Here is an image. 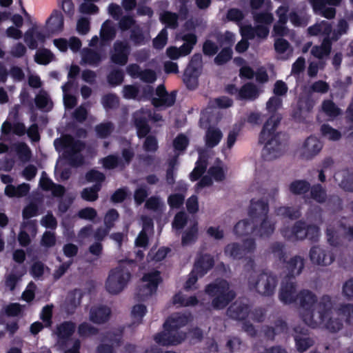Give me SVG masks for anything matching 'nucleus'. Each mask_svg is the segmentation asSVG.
Masks as SVG:
<instances>
[{
	"label": "nucleus",
	"instance_id": "f257e3e1",
	"mask_svg": "<svg viewBox=\"0 0 353 353\" xmlns=\"http://www.w3.org/2000/svg\"><path fill=\"white\" fill-rule=\"evenodd\" d=\"M282 99L276 96L271 97L266 103V109L270 117L264 123L259 137V142L264 144L262 157L265 161H272L279 157L285 145V134L276 132L282 119L277 110L282 106Z\"/></svg>",
	"mask_w": 353,
	"mask_h": 353
},
{
	"label": "nucleus",
	"instance_id": "f03ea898",
	"mask_svg": "<svg viewBox=\"0 0 353 353\" xmlns=\"http://www.w3.org/2000/svg\"><path fill=\"white\" fill-rule=\"evenodd\" d=\"M187 323L188 317L185 314H172L163 323L164 332L157 334L154 341L163 346L180 344L185 339L186 334L179 330Z\"/></svg>",
	"mask_w": 353,
	"mask_h": 353
},
{
	"label": "nucleus",
	"instance_id": "7ed1b4c3",
	"mask_svg": "<svg viewBox=\"0 0 353 353\" xmlns=\"http://www.w3.org/2000/svg\"><path fill=\"white\" fill-rule=\"evenodd\" d=\"M205 293L212 297L211 305L213 309H224L236 297V292L230 289L229 283L225 279H216L205 288Z\"/></svg>",
	"mask_w": 353,
	"mask_h": 353
},
{
	"label": "nucleus",
	"instance_id": "20e7f679",
	"mask_svg": "<svg viewBox=\"0 0 353 353\" xmlns=\"http://www.w3.org/2000/svg\"><path fill=\"white\" fill-rule=\"evenodd\" d=\"M54 145L56 150L59 147L65 149L64 157L71 165L78 167L83 163V157L79 154L85 147L83 141L75 140L72 136L66 134L61 139H56Z\"/></svg>",
	"mask_w": 353,
	"mask_h": 353
},
{
	"label": "nucleus",
	"instance_id": "39448f33",
	"mask_svg": "<svg viewBox=\"0 0 353 353\" xmlns=\"http://www.w3.org/2000/svg\"><path fill=\"white\" fill-rule=\"evenodd\" d=\"M318 323L323 324L327 330L331 332H336L343 327V322L341 319H333L330 316L332 312V303L330 297L324 295L317 305Z\"/></svg>",
	"mask_w": 353,
	"mask_h": 353
},
{
	"label": "nucleus",
	"instance_id": "423d86ee",
	"mask_svg": "<svg viewBox=\"0 0 353 353\" xmlns=\"http://www.w3.org/2000/svg\"><path fill=\"white\" fill-rule=\"evenodd\" d=\"M130 278L131 272L128 268L119 264L110 271L105 289L110 294H117L126 287Z\"/></svg>",
	"mask_w": 353,
	"mask_h": 353
},
{
	"label": "nucleus",
	"instance_id": "0eeeda50",
	"mask_svg": "<svg viewBox=\"0 0 353 353\" xmlns=\"http://www.w3.org/2000/svg\"><path fill=\"white\" fill-rule=\"evenodd\" d=\"M297 299L300 306L305 310L301 314L303 321L310 327L314 328L317 325V321L314 318L317 316V308L314 305L317 302L316 296L309 290H302L297 294ZM318 304L316 305L317 307Z\"/></svg>",
	"mask_w": 353,
	"mask_h": 353
},
{
	"label": "nucleus",
	"instance_id": "6e6552de",
	"mask_svg": "<svg viewBox=\"0 0 353 353\" xmlns=\"http://www.w3.org/2000/svg\"><path fill=\"white\" fill-rule=\"evenodd\" d=\"M141 281L143 284L137 288L136 297L139 301H145L157 292L159 285L162 282L161 272L152 270L145 273Z\"/></svg>",
	"mask_w": 353,
	"mask_h": 353
},
{
	"label": "nucleus",
	"instance_id": "1a4fd4ad",
	"mask_svg": "<svg viewBox=\"0 0 353 353\" xmlns=\"http://www.w3.org/2000/svg\"><path fill=\"white\" fill-rule=\"evenodd\" d=\"M202 66L201 54L199 53L194 54L183 75V81L188 90H194L198 87Z\"/></svg>",
	"mask_w": 353,
	"mask_h": 353
},
{
	"label": "nucleus",
	"instance_id": "9d476101",
	"mask_svg": "<svg viewBox=\"0 0 353 353\" xmlns=\"http://www.w3.org/2000/svg\"><path fill=\"white\" fill-rule=\"evenodd\" d=\"M248 283L250 288H254L259 294L264 296H270L274 293L278 278L272 273L263 272L258 276L255 283H252L250 279Z\"/></svg>",
	"mask_w": 353,
	"mask_h": 353
},
{
	"label": "nucleus",
	"instance_id": "9b49d317",
	"mask_svg": "<svg viewBox=\"0 0 353 353\" xmlns=\"http://www.w3.org/2000/svg\"><path fill=\"white\" fill-rule=\"evenodd\" d=\"M256 248L255 241L252 239H247L243 241V245L239 243H232L228 244L224 249L226 256L233 259L240 260L247 254L254 252Z\"/></svg>",
	"mask_w": 353,
	"mask_h": 353
},
{
	"label": "nucleus",
	"instance_id": "f8f14e48",
	"mask_svg": "<svg viewBox=\"0 0 353 353\" xmlns=\"http://www.w3.org/2000/svg\"><path fill=\"white\" fill-rule=\"evenodd\" d=\"M151 112L143 110H137L133 113L132 121L137 130V135L139 139L145 138L151 131L149 121Z\"/></svg>",
	"mask_w": 353,
	"mask_h": 353
},
{
	"label": "nucleus",
	"instance_id": "ddd939ff",
	"mask_svg": "<svg viewBox=\"0 0 353 353\" xmlns=\"http://www.w3.org/2000/svg\"><path fill=\"white\" fill-rule=\"evenodd\" d=\"M293 330L292 336L299 352L303 353L314 345V341L309 336V330L307 327L297 325L293 328Z\"/></svg>",
	"mask_w": 353,
	"mask_h": 353
},
{
	"label": "nucleus",
	"instance_id": "4468645a",
	"mask_svg": "<svg viewBox=\"0 0 353 353\" xmlns=\"http://www.w3.org/2000/svg\"><path fill=\"white\" fill-rule=\"evenodd\" d=\"M130 52V47L126 42L117 41L113 46L110 60L116 65H125L128 63Z\"/></svg>",
	"mask_w": 353,
	"mask_h": 353
},
{
	"label": "nucleus",
	"instance_id": "2eb2a0df",
	"mask_svg": "<svg viewBox=\"0 0 353 353\" xmlns=\"http://www.w3.org/2000/svg\"><path fill=\"white\" fill-rule=\"evenodd\" d=\"M310 259L313 263L326 266L334 261V256L330 250L314 245L310 250Z\"/></svg>",
	"mask_w": 353,
	"mask_h": 353
},
{
	"label": "nucleus",
	"instance_id": "dca6fc26",
	"mask_svg": "<svg viewBox=\"0 0 353 353\" xmlns=\"http://www.w3.org/2000/svg\"><path fill=\"white\" fill-rule=\"evenodd\" d=\"M250 313V306L248 303L236 301L227 309V316L236 321H245Z\"/></svg>",
	"mask_w": 353,
	"mask_h": 353
},
{
	"label": "nucleus",
	"instance_id": "f3484780",
	"mask_svg": "<svg viewBox=\"0 0 353 353\" xmlns=\"http://www.w3.org/2000/svg\"><path fill=\"white\" fill-rule=\"evenodd\" d=\"M269 204L263 199L255 201L252 199L248 210V216L254 222H257L259 219L268 216Z\"/></svg>",
	"mask_w": 353,
	"mask_h": 353
},
{
	"label": "nucleus",
	"instance_id": "a211bd4d",
	"mask_svg": "<svg viewBox=\"0 0 353 353\" xmlns=\"http://www.w3.org/2000/svg\"><path fill=\"white\" fill-rule=\"evenodd\" d=\"M296 285L295 282H283L279 294V300L285 305L294 303L297 300Z\"/></svg>",
	"mask_w": 353,
	"mask_h": 353
},
{
	"label": "nucleus",
	"instance_id": "6ab92c4d",
	"mask_svg": "<svg viewBox=\"0 0 353 353\" xmlns=\"http://www.w3.org/2000/svg\"><path fill=\"white\" fill-rule=\"evenodd\" d=\"M76 324L72 321H63L57 327L56 334L58 337V343L60 346H65L68 341L75 332Z\"/></svg>",
	"mask_w": 353,
	"mask_h": 353
},
{
	"label": "nucleus",
	"instance_id": "aec40b11",
	"mask_svg": "<svg viewBox=\"0 0 353 353\" xmlns=\"http://www.w3.org/2000/svg\"><path fill=\"white\" fill-rule=\"evenodd\" d=\"M322 148V143L316 137L310 136L303 143L302 156L307 159H311L321 150Z\"/></svg>",
	"mask_w": 353,
	"mask_h": 353
},
{
	"label": "nucleus",
	"instance_id": "412c9836",
	"mask_svg": "<svg viewBox=\"0 0 353 353\" xmlns=\"http://www.w3.org/2000/svg\"><path fill=\"white\" fill-rule=\"evenodd\" d=\"M48 32L58 34L63 30L64 18L61 11L54 10L46 22Z\"/></svg>",
	"mask_w": 353,
	"mask_h": 353
},
{
	"label": "nucleus",
	"instance_id": "4be33fe9",
	"mask_svg": "<svg viewBox=\"0 0 353 353\" xmlns=\"http://www.w3.org/2000/svg\"><path fill=\"white\" fill-rule=\"evenodd\" d=\"M261 223L259 226L254 224V234L261 238H269L274 232L275 223L272 222L268 216L259 219Z\"/></svg>",
	"mask_w": 353,
	"mask_h": 353
},
{
	"label": "nucleus",
	"instance_id": "5701e85b",
	"mask_svg": "<svg viewBox=\"0 0 353 353\" xmlns=\"http://www.w3.org/2000/svg\"><path fill=\"white\" fill-rule=\"evenodd\" d=\"M214 265L213 257L208 254L200 256L195 261L193 270L200 276H203Z\"/></svg>",
	"mask_w": 353,
	"mask_h": 353
},
{
	"label": "nucleus",
	"instance_id": "b1692460",
	"mask_svg": "<svg viewBox=\"0 0 353 353\" xmlns=\"http://www.w3.org/2000/svg\"><path fill=\"white\" fill-rule=\"evenodd\" d=\"M110 309L105 305L94 306L90 309V320L96 324L106 323L110 316Z\"/></svg>",
	"mask_w": 353,
	"mask_h": 353
},
{
	"label": "nucleus",
	"instance_id": "393cba45",
	"mask_svg": "<svg viewBox=\"0 0 353 353\" xmlns=\"http://www.w3.org/2000/svg\"><path fill=\"white\" fill-rule=\"evenodd\" d=\"M285 268L288 271L289 278H294L299 275L304 268V259L300 256H294L289 261L284 262Z\"/></svg>",
	"mask_w": 353,
	"mask_h": 353
},
{
	"label": "nucleus",
	"instance_id": "a878e982",
	"mask_svg": "<svg viewBox=\"0 0 353 353\" xmlns=\"http://www.w3.org/2000/svg\"><path fill=\"white\" fill-rule=\"evenodd\" d=\"M46 36L42 32L37 31L34 28L28 30L24 35L25 42L28 47L32 49H36L38 47L37 41L43 43L46 41Z\"/></svg>",
	"mask_w": 353,
	"mask_h": 353
},
{
	"label": "nucleus",
	"instance_id": "bb28decb",
	"mask_svg": "<svg viewBox=\"0 0 353 353\" xmlns=\"http://www.w3.org/2000/svg\"><path fill=\"white\" fill-rule=\"evenodd\" d=\"M259 96L258 89L252 83H246L241 86L236 97L237 100L254 101Z\"/></svg>",
	"mask_w": 353,
	"mask_h": 353
},
{
	"label": "nucleus",
	"instance_id": "cd10ccee",
	"mask_svg": "<svg viewBox=\"0 0 353 353\" xmlns=\"http://www.w3.org/2000/svg\"><path fill=\"white\" fill-rule=\"evenodd\" d=\"M254 221L250 219H243L236 223L234 227V233L237 236H248L254 233Z\"/></svg>",
	"mask_w": 353,
	"mask_h": 353
},
{
	"label": "nucleus",
	"instance_id": "c85d7f7f",
	"mask_svg": "<svg viewBox=\"0 0 353 353\" xmlns=\"http://www.w3.org/2000/svg\"><path fill=\"white\" fill-rule=\"evenodd\" d=\"M321 111L333 120L342 114V111L331 99H325L321 103Z\"/></svg>",
	"mask_w": 353,
	"mask_h": 353
},
{
	"label": "nucleus",
	"instance_id": "c756f323",
	"mask_svg": "<svg viewBox=\"0 0 353 353\" xmlns=\"http://www.w3.org/2000/svg\"><path fill=\"white\" fill-rule=\"evenodd\" d=\"M332 47L328 38H324L320 46H314L311 50V54L316 58L321 59L330 55Z\"/></svg>",
	"mask_w": 353,
	"mask_h": 353
},
{
	"label": "nucleus",
	"instance_id": "7c9ffc66",
	"mask_svg": "<svg viewBox=\"0 0 353 353\" xmlns=\"http://www.w3.org/2000/svg\"><path fill=\"white\" fill-rule=\"evenodd\" d=\"M208 165V159L206 157L199 155L196 162L195 167L190 174V179L192 181L199 179L202 174L205 172Z\"/></svg>",
	"mask_w": 353,
	"mask_h": 353
},
{
	"label": "nucleus",
	"instance_id": "2f4dec72",
	"mask_svg": "<svg viewBox=\"0 0 353 353\" xmlns=\"http://www.w3.org/2000/svg\"><path fill=\"white\" fill-rule=\"evenodd\" d=\"M160 21L165 26L164 28L175 30L179 26V16L176 13L170 11H165L161 14Z\"/></svg>",
	"mask_w": 353,
	"mask_h": 353
},
{
	"label": "nucleus",
	"instance_id": "473e14b6",
	"mask_svg": "<svg viewBox=\"0 0 353 353\" xmlns=\"http://www.w3.org/2000/svg\"><path fill=\"white\" fill-rule=\"evenodd\" d=\"M310 197L318 203H324L327 200V191L321 184L310 185Z\"/></svg>",
	"mask_w": 353,
	"mask_h": 353
},
{
	"label": "nucleus",
	"instance_id": "72a5a7b5",
	"mask_svg": "<svg viewBox=\"0 0 353 353\" xmlns=\"http://www.w3.org/2000/svg\"><path fill=\"white\" fill-rule=\"evenodd\" d=\"M176 90H173L170 93L167 92L161 98H153L152 104L156 108L161 106L171 107L176 101Z\"/></svg>",
	"mask_w": 353,
	"mask_h": 353
},
{
	"label": "nucleus",
	"instance_id": "f704fd0d",
	"mask_svg": "<svg viewBox=\"0 0 353 353\" xmlns=\"http://www.w3.org/2000/svg\"><path fill=\"white\" fill-rule=\"evenodd\" d=\"M276 212L277 215L291 220H296L301 216L300 210L293 206H281L276 209Z\"/></svg>",
	"mask_w": 353,
	"mask_h": 353
},
{
	"label": "nucleus",
	"instance_id": "c9c22d12",
	"mask_svg": "<svg viewBox=\"0 0 353 353\" xmlns=\"http://www.w3.org/2000/svg\"><path fill=\"white\" fill-rule=\"evenodd\" d=\"M223 137L221 131L218 128H210L206 131L205 144L208 148H214L217 145Z\"/></svg>",
	"mask_w": 353,
	"mask_h": 353
},
{
	"label": "nucleus",
	"instance_id": "e433bc0d",
	"mask_svg": "<svg viewBox=\"0 0 353 353\" xmlns=\"http://www.w3.org/2000/svg\"><path fill=\"white\" fill-rule=\"evenodd\" d=\"M102 185L94 184L91 187L85 188L81 192V197L86 201L93 202L98 199L99 192L101 190Z\"/></svg>",
	"mask_w": 353,
	"mask_h": 353
},
{
	"label": "nucleus",
	"instance_id": "4c0bfd02",
	"mask_svg": "<svg viewBox=\"0 0 353 353\" xmlns=\"http://www.w3.org/2000/svg\"><path fill=\"white\" fill-rule=\"evenodd\" d=\"M310 188V183L306 180H294L289 185L290 192L294 195L307 193Z\"/></svg>",
	"mask_w": 353,
	"mask_h": 353
},
{
	"label": "nucleus",
	"instance_id": "58836bf2",
	"mask_svg": "<svg viewBox=\"0 0 353 353\" xmlns=\"http://www.w3.org/2000/svg\"><path fill=\"white\" fill-rule=\"evenodd\" d=\"M100 36L103 41H109L115 37L116 30L112 26L110 20H106L102 24Z\"/></svg>",
	"mask_w": 353,
	"mask_h": 353
},
{
	"label": "nucleus",
	"instance_id": "ea45409f",
	"mask_svg": "<svg viewBox=\"0 0 353 353\" xmlns=\"http://www.w3.org/2000/svg\"><path fill=\"white\" fill-rule=\"evenodd\" d=\"M103 166L107 170H113L116 168H124V163L123 160L117 155L110 154L103 159Z\"/></svg>",
	"mask_w": 353,
	"mask_h": 353
},
{
	"label": "nucleus",
	"instance_id": "a19ab883",
	"mask_svg": "<svg viewBox=\"0 0 353 353\" xmlns=\"http://www.w3.org/2000/svg\"><path fill=\"white\" fill-rule=\"evenodd\" d=\"M197 224L194 223L183 233L181 237V244L185 246L194 243L197 239Z\"/></svg>",
	"mask_w": 353,
	"mask_h": 353
},
{
	"label": "nucleus",
	"instance_id": "79ce46f5",
	"mask_svg": "<svg viewBox=\"0 0 353 353\" xmlns=\"http://www.w3.org/2000/svg\"><path fill=\"white\" fill-rule=\"evenodd\" d=\"M82 59L88 65H97L101 61L102 57L100 52L92 49H87L83 54Z\"/></svg>",
	"mask_w": 353,
	"mask_h": 353
},
{
	"label": "nucleus",
	"instance_id": "37998d69",
	"mask_svg": "<svg viewBox=\"0 0 353 353\" xmlns=\"http://www.w3.org/2000/svg\"><path fill=\"white\" fill-rule=\"evenodd\" d=\"M307 225L305 222L302 220L297 221L292 227L291 234L294 236V239L303 240L306 237Z\"/></svg>",
	"mask_w": 353,
	"mask_h": 353
},
{
	"label": "nucleus",
	"instance_id": "c03bdc74",
	"mask_svg": "<svg viewBox=\"0 0 353 353\" xmlns=\"http://www.w3.org/2000/svg\"><path fill=\"white\" fill-rule=\"evenodd\" d=\"M321 133L323 137L330 141H338L341 137L340 131L333 128L329 124L324 123L321 126Z\"/></svg>",
	"mask_w": 353,
	"mask_h": 353
},
{
	"label": "nucleus",
	"instance_id": "a18cd8bd",
	"mask_svg": "<svg viewBox=\"0 0 353 353\" xmlns=\"http://www.w3.org/2000/svg\"><path fill=\"white\" fill-rule=\"evenodd\" d=\"M53 58L54 54L50 50L43 48L37 52L34 57V61L40 65H48L52 61Z\"/></svg>",
	"mask_w": 353,
	"mask_h": 353
},
{
	"label": "nucleus",
	"instance_id": "49530a36",
	"mask_svg": "<svg viewBox=\"0 0 353 353\" xmlns=\"http://www.w3.org/2000/svg\"><path fill=\"white\" fill-rule=\"evenodd\" d=\"M232 48L225 47L215 57L214 63L217 65H223L232 59Z\"/></svg>",
	"mask_w": 353,
	"mask_h": 353
},
{
	"label": "nucleus",
	"instance_id": "de8ad7c7",
	"mask_svg": "<svg viewBox=\"0 0 353 353\" xmlns=\"http://www.w3.org/2000/svg\"><path fill=\"white\" fill-rule=\"evenodd\" d=\"M124 79V73L121 69H114L111 70L107 76L108 83L115 87L122 83Z\"/></svg>",
	"mask_w": 353,
	"mask_h": 353
},
{
	"label": "nucleus",
	"instance_id": "09e8293b",
	"mask_svg": "<svg viewBox=\"0 0 353 353\" xmlns=\"http://www.w3.org/2000/svg\"><path fill=\"white\" fill-rule=\"evenodd\" d=\"M114 130V125L112 122L101 123L95 127V131L99 138H107Z\"/></svg>",
	"mask_w": 353,
	"mask_h": 353
},
{
	"label": "nucleus",
	"instance_id": "8fccbe9b",
	"mask_svg": "<svg viewBox=\"0 0 353 353\" xmlns=\"http://www.w3.org/2000/svg\"><path fill=\"white\" fill-rule=\"evenodd\" d=\"M119 98L112 93L103 95L101 98V103L105 110H112L119 105Z\"/></svg>",
	"mask_w": 353,
	"mask_h": 353
},
{
	"label": "nucleus",
	"instance_id": "3c124183",
	"mask_svg": "<svg viewBox=\"0 0 353 353\" xmlns=\"http://www.w3.org/2000/svg\"><path fill=\"white\" fill-rule=\"evenodd\" d=\"M284 244L281 242H274L270 245L271 252L281 263L285 262L286 253L284 251Z\"/></svg>",
	"mask_w": 353,
	"mask_h": 353
},
{
	"label": "nucleus",
	"instance_id": "603ef678",
	"mask_svg": "<svg viewBox=\"0 0 353 353\" xmlns=\"http://www.w3.org/2000/svg\"><path fill=\"white\" fill-rule=\"evenodd\" d=\"M122 330L108 331L105 333L103 340L110 342L112 346L113 345L119 346L122 341Z\"/></svg>",
	"mask_w": 353,
	"mask_h": 353
},
{
	"label": "nucleus",
	"instance_id": "864d4df0",
	"mask_svg": "<svg viewBox=\"0 0 353 353\" xmlns=\"http://www.w3.org/2000/svg\"><path fill=\"white\" fill-rule=\"evenodd\" d=\"M85 178L88 182H94V184L99 183L102 185V183L105 179V176L103 172L92 169L86 172Z\"/></svg>",
	"mask_w": 353,
	"mask_h": 353
},
{
	"label": "nucleus",
	"instance_id": "5fc2aeb1",
	"mask_svg": "<svg viewBox=\"0 0 353 353\" xmlns=\"http://www.w3.org/2000/svg\"><path fill=\"white\" fill-rule=\"evenodd\" d=\"M78 333L81 337L94 336L99 333V329L88 323L83 322L79 325Z\"/></svg>",
	"mask_w": 353,
	"mask_h": 353
},
{
	"label": "nucleus",
	"instance_id": "6e6d98bb",
	"mask_svg": "<svg viewBox=\"0 0 353 353\" xmlns=\"http://www.w3.org/2000/svg\"><path fill=\"white\" fill-rule=\"evenodd\" d=\"M233 105V101L228 97H220L213 100L210 101V108H230Z\"/></svg>",
	"mask_w": 353,
	"mask_h": 353
},
{
	"label": "nucleus",
	"instance_id": "4d7b16f0",
	"mask_svg": "<svg viewBox=\"0 0 353 353\" xmlns=\"http://www.w3.org/2000/svg\"><path fill=\"white\" fill-rule=\"evenodd\" d=\"M130 39L135 46H141L145 43V36L139 26H137L131 30Z\"/></svg>",
	"mask_w": 353,
	"mask_h": 353
},
{
	"label": "nucleus",
	"instance_id": "13d9d810",
	"mask_svg": "<svg viewBox=\"0 0 353 353\" xmlns=\"http://www.w3.org/2000/svg\"><path fill=\"white\" fill-rule=\"evenodd\" d=\"M168 42V31L163 28L158 35L153 39V47L157 50L163 49Z\"/></svg>",
	"mask_w": 353,
	"mask_h": 353
},
{
	"label": "nucleus",
	"instance_id": "bf43d9fd",
	"mask_svg": "<svg viewBox=\"0 0 353 353\" xmlns=\"http://www.w3.org/2000/svg\"><path fill=\"white\" fill-rule=\"evenodd\" d=\"M52 305H45L41 312L40 319L45 323L46 327H50L52 324Z\"/></svg>",
	"mask_w": 353,
	"mask_h": 353
},
{
	"label": "nucleus",
	"instance_id": "052dcab7",
	"mask_svg": "<svg viewBox=\"0 0 353 353\" xmlns=\"http://www.w3.org/2000/svg\"><path fill=\"white\" fill-rule=\"evenodd\" d=\"M39 214V206L36 203L30 202L22 210V217L24 220L30 219Z\"/></svg>",
	"mask_w": 353,
	"mask_h": 353
},
{
	"label": "nucleus",
	"instance_id": "680f3d73",
	"mask_svg": "<svg viewBox=\"0 0 353 353\" xmlns=\"http://www.w3.org/2000/svg\"><path fill=\"white\" fill-rule=\"evenodd\" d=\"M185 201V196L182 194L175 193L170 194L168 198V203L172 209L180 208Z\"/></svg>",
	"mask_w": 353,
	"mask_h": 353
},
{
	"label": "nucleus",
	"instance_id": "e2e57ef3",
	"mask_svg": "<svg viewBox=\"0 0 353 353\" xmlns=\"http://www.w3.org/2000/svg\"><path fill=\"white\" fill-rule=\"evenodd\" d=\"M254 21L259 25H270L273 20V15L268 12H261L254 14Z\"/></svg>",
	"mask_w": 353,
	"mask_h": 353
},
{
	"label": "nucleus",
	"instance_id": "0e129e2a",
	"mask_svg": "<svg viewBox=\"0 0 353 353\" xmlns=\"http://www.w3.org/2000/svg\"><path fill=\"white\" fill-rule=\"evenodd\" d=\"M119 214L116 209H110L104 216V224L108 230H110L114 225V222L119 219Z\"/></svg>",
	"mask_w": 353,
	"mask_h": 353
},
{
	"label": "nucleus",
	"instance_id": "69168bd1",
	"mask_svg": "<svg viewBox=\"0 0 353 353\" xmlns=\"http://www.w3.org/2000/svg\"><path fill=\"white\" fill-rule=\"evenodd\" d=\"M16 152L21 161L23 162L30 161L32 153L30 148L26 143L19 144L16 148Z\"/></svg>",
	"mask_w": 353,
	"mask_h": 353
},
{
	"label": "nucleus",
	"instance_id": "338daca9",
	"mask_svg": "<svg viewBox=\"0 0 353 353\" xmlns=\"http://www.w3.org/2000/svg\"><path fill=\"white\" fill-rule=\"evenodd\" d=\"M219 50V46L210 39H206L203 43L202 51L205 56L212 57L218 52Z\"/></svg>",
	"mask_w": 353,
	"mask_h": 353
},
{
	"label": "nucleus",
	"instance_id": "774afa93",
	"mask_svg": "<svg viewBox=\"0 0 353 353\" xmlns=\"http://www.w3.org/2000/svg\"><path fill=\"white\" fill-rule=\"evenodd\" d=\"M340 314L345 318L348 325H353V304H345L339 309Z\"/></svg>",
	"mask_w": 353,
	"mask_h": 353
}]
</instances>
